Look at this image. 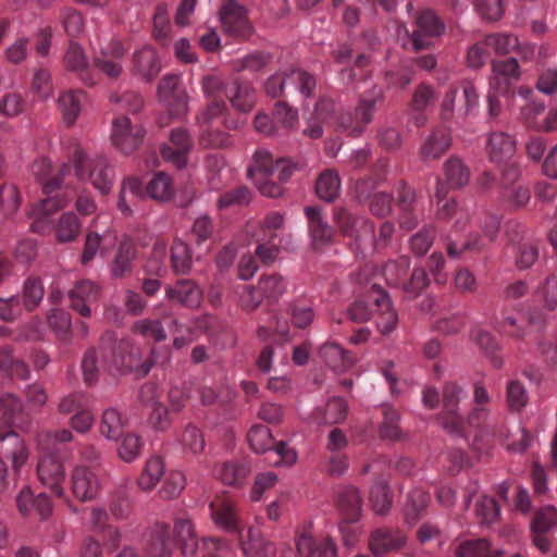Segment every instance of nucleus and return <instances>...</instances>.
I'll return each mask as SVG.
<instances>
[{"label":"nucleus","instance_id":"60","mask_svg":"<svg viewBox=\"0 0 557 557\" xmlns=\"http://www.w3.org/2000/svg\"><path fill=\"white\" fill-rule=\"evenodd\" d=\"M172 34V25L165 4H158L153 15V37L160 44H166Z\"/></svg>","mask_w":557,"mask_h":557},{"label":"nucleus","instance_id":"9","mask_svg":"<svg viewBox=\"0 0 557 557\" xmlns=\"http://www.w3.org/2000/svg\"><path fill=\"white\" fill-rule=\"evenodd\" d=\"M223 32L237 40H247L252 34V25L246 9L235 0H224L219 11Z\"/></svg>","mask_w":557,"mask_h":557},{"label":"nucleus","instance_id":"12","mask_svg":"<svg viewBox=\"0 0 557 557\" xmlns=\"http://www.w3.org/2000/svg\"><path fill=\"white\" fill-rule=\"evenodd\" d=\"M445 30L444 22L432 10H423L416 16V29L412 32L411 41L416 51L428 49L434 38L440 37Z\"/></svg>","mask_w":557,"mask_h":557},{"label":"nucleus","instance_id":"40","mask_svg":"<svg viewBox=\"0 0 557 557\" xmlns=\"http://www.w3.org/2000/svg\"><path fill=\"white\" fill-rule=\"evenodd\" d=\"M85 94L82 90H66L60 94L58 103L64 121L71 125L77 119Z\"/></svg>","mask_w":557,"mask_h":557},{"label":"nucleus","instance_id":"20","mask_svg":"<svg viewBox=\"0 0 557 557\" xmlns=\"http://www.w3.org/2000/svg\"><path fill=\"white\" fill-rule=\"evenodd\" d=\"M210 509L212 519L218 527L228 532H240V519L235 503L228 495L215 497L210 504Z\"/></svg>","mask_w":557,"mask_h":557},{"label":"nucleus","instance_id":"25","mask_svg":"<svg viewBox=\"0 0 557 557\" xmlns=\"http://www.w3.org/2000/svg\"><path fill=\"white\" fill-rule=\"evenodd\" d=\"M305 214L314 249H322L330 245L334 237V230L329 225L322 210L318 207H306Z\"/></svg>","mask_w":557,"mask_h":557},{"label":"nucleus","instance_id":"30","mask_svg":"<svg viewBox=\"0 0 557 557\" xmlns=\"http://www.w3.org/2000/svg\"><path fill=\"white\" fill-rule=\"evenodd\" d=\"M225 97L239 112H249L256 103V91L248 82L234 79L231 87L224 90Z\"/></svg>","mask_w":557,"mask_h":557},{"label":"nucleus","instance_id":"38","mask_svg":"<svg viewBox=\"0 0 557 557\" xmlns=\"http://www.w3.org/2000/svg\"><path fill=\"white\" fill-rule=\"evenodd\" d=\"M47 319L57 341L62 345L71 344L73 339L71 314L64 310L53 309Z\"/></svg>","mask_w":557,"mask_h":557},{"label":"nucleus","instance_id":"6","mask_svg":"<svg viewBox=\"0 0 557 557\" xmlns=\"http://www.w3.org/2000/svg\"><path fill=\"white\" fill-rule=\"evenodd\" d=\"M248 441L252 450L258 454L274 449L278 457V459L274 461L275 465L283 463L292 466L297 460L296 451L288 447L285 442H274L272 433L268 426L253 425L248 432Z\"/></svg>","mask_w":557,"mask_h":557},{"label":"nucleus","instance_id":"64","mask_svg":"<svg viewBox=\"0 0 557 557\" xmlns=\"http://www.w3.org/2000/svg\"><path fill=\"white\" fill-rule=\"evenodd\" d=\"M529 396L524 385L518 380L507 384L506 401L510 410L520 411L528 403Z\"/></svg>","mask_w":557,"mask_h":557},{"label":"nucleus","instance_id":"44","mask_svg":"<svg viewBox=\"0 0 557 557\" xmlns=\"http://www.w3.org/2000/svg\"><path fill=\"white\" fill-rule=\"evenodd\" d=\"M333 110L334 103L331 99H320L315 103L314 117L304 129V134L313 139L320 138L323 135L322 122L329 117Z\"/></svg>","mask_w":557,"mask_h":557},{"label":"nucleus","instance_id":"52","mask_svg":"<svg viewBox=\"0 0 557 557\" xmlns=\"http://www.w3.org/2000/svg\"><path fill=\"white\" fill-rule=\"evenodd\" d=\"M21 197L17 187L5 181H0V210L10 218L20 208Z\"/></svg>","mask_w":557,"mask_h":557},{"label":"nucleus","instance_id":"39","mask_svg":"<svg viewBox=\"0 0 557 557\" xmlns=\"http://www.w3.org/2000/svg\"><path fill=\"white\" fill-rule=\"evenodd\" d=\"M125 425L126 420L122 417L121 412L110 407L102 412L99 432L107 440L116 441L123 434Z\"/></svg>","mask_w":557,"mask_h":557},{"label":"nucleus","instance_id":"51","mask_svg":"<svg viewBox=\"0 0 557 557\" xmlns=\"http://www.w3.org/2000/svg\"><path fill=\"white\" fill-rule=\"evenodd\" d=\"M143 184L138 178L129 177L123 182L119 194L117 207L123 214H131V205L140 195Z\"/></svg>","mask_w":557,"mask_h":557},{"label":"nucleus","instance_id":"57","mask_svg":"<svg viewBox=\"0 0 557 557\" xmlns=\"http://www.w3.org/2000/svg\"><path fill=\"white\" fill-rule=\"evenodd\" d=\"M383 422L380 428V435L382 438L396 441L401 437V431L399 429V413L398 411L389 406L384 405L382 408Z\"/></svg>","mask_w":557,"mask_h":557},{"label":"nucleus","instance_id":"3","mask_svg":"<svg viewBox=\"0 0 557 557\" xmlns=\"http://www.w3.org/2000/svg\"><path fill=\"white\" fill-rule=\"evenodd\" d=\"M49 435H39L36 437L38 460L36 473L40 484L50 493L62 499H66V470L64 462L59 455L53 454L48 445Z\"/></svg>","mask_w":557,"mask_h":557},{"label":"nucleus","instance_id":"7","mask_svg":"<svg viewBox=\"0 0 557 557\" xmlns=\"http://www.w3.org/2000/svg\"><path fill=\"white\" fill-rule=\"evenodd\" d=\"M467 393L456 383H446L443 388V412L441 416L443 428L456 435L466 436V422L458 414V404Z\"/></svg>","mask_w":557,"mask_h":557},{"label":"nucleus","instance_id":"8","mask_svg":"<svg viewBox=\"0 0 557 557\" xmlns=\"http://www.w3.org/2000/svg\"><path fill=\"white\" fill-rule=\"evenodd\" d=\"M457 95L458 89L456 87H450L446 91L441 104L440 112L443 122H451L454 119H465L478 107L479 94L472 83H462L463 104H460L456 108L455 102Z\"/></svg>","mask_w":557,"mask_h":557},{"label":"nucleus","instance_id":"29","mask_svg":"<svg viewBox=\"0 0 557 557\" xmlns=\"http://www.w3.org/2000/svg\"><path fill=\"white\" fill-rule=\"evenodd\" d=\"M516 144L513 139L504 132H492L487 140V153L490 160L496 164H503L513 157Z\"/></svg>","mask_w":557,"mask_h":557},{"label":"nucleus","instance_id":"61","mask_svg":"<svg viewBox=\"0 0 557 557\" xmlns=\"http://www.w3.org/2000/svg\"><path fill=\"white\" fill-rule=\"evenodd\" d=\"M288 314L293 324L298 329H305L311 324L314 312L310 304L305 299H298L289 305Z\"/></svg>","mask_w":557,"mask_h":557},{"label":"nucleus","instance_id":"17","mask_svg":"<svg viewBox=\"0 0 557 557\" xmlns=\"http://www.w3.org/2000/svg\"><path fill=\"white\" fill-rule=\"evenodd\" d=\"M162 69L158 51L151 46H144L134 51L129 71L136 77L152 82Z\"/></svg>","mask_w":557,"mask_h":557},{"label":"nucleus","instance_id":"41","mask_svg":"<svg viewBox=\"0 0 557 557\" xmlns=\"http://www.w3.org/2000/svg\"><path fill=\"white\" fill-rule=\"evenodd\" d=\"M82 224L77 215L67 211L60 215L55 224V238L59 243H70L75 240L81 233Z\"/></svg>","mask_w":557,"mask_h":557},{"label":"nucleus","instance_id":"28","mask_svg":"<svg viewBox=\"0 0 557 557\" xmlns=\"http://www.w3.org/2000/svg\"><path fill=\"white\" fill-rule=\"evenodd\" d=\"M336 506L346 523L357 522L362 512V500L354 486L343 487L337 494Z\"/></svg>","mask_w":557,"mask_h":557},{"label":"nucleus","instance_id":"13","mask_svg":"<svg viewBox=\"0 0 557 557\" xmlns=\"http://www.w3.org/2000/svg\"><path fill=\"white\" fill-rule=\"evenodd\" d=\"M334 222L343 236L354 239L358 245L373 238L372 222L366 216L354 215L345 208L334 210Z\"/></svg>","mask_w":557,"mask_h":557},{"label":"nucleus","instance_id":"56","mask_svg":"<svg viewBox=\"0 0 557 557\" xmlns=\"http://www.w3.org/2000/svg\"><path fill=\"white\" fill-rule=\"evenodd\" d=\"M252 197L251 190L246 186H237L226 190L219 196L216 206L220 210L228 209L235 206H246Z\"/></svg>","mask_w":557,"mask_h":557},{"label":"nucleus","instance_id":"14","mask_svg":"<svg viewBox=\"0 0 557 557\" xmlns=\"http://www.w3.org/2000/svg\"><path fill=\"white\" fill-rule=\"evenodd\" d=\"M444 174L446 181L437 178L434 196L438 203L443 201L450 188H462L470 180V170L458 157H450L444 163Z\"/></svg>","mask_w":557,"mask_h":557},{"label":"nucleus","instance_id":"21","mask_svg":"<svg viewBox=\"0 0 557 557\" xmlns=\"http://www.w3.org/2000/svg\"><path fill=\"white\" fill-rule=\"evenodd\" d=\"M407 537L403 531L393 528H377L371 532L369 547L376 557L399 550L406 544Z\"/></svg>","mask_w":557,"mask_h":557},{"label":"nucleus","instance_id":"43","mask_svg":"<svg viewBox=\"0 0 557 557\" xmlns=\"http://www.w3.org/2000/svg\"><path fill=\"white\" fill-rule=\"evenodd\" d=\"M339 190L341 180L337 172L325 170L317 178L315 191L321 199L333 201L338 197Z\"/></svg>","mask_w":557,"mask_h":557},{"label":"nucleus","instance_id":"55","mask_svg":"<svg viewBox=\"0 0 557 557\" xmlns=\"http://www.w3.org/2000/svg\"><path fill=\"white\" fill-rule=\"evenodd\" d=\"M45 289L41 281L37 277H28L23 285V305L27 311L35 310L41 302Z\"/></svg>","mask_w":557,"mask_h":557},{"label":"nucleus","instance_id":"58","mask_svg":"<svg viewBox=\"0 0 557 557\" xmlns=\"http://www.w3.org/2000/svg\"><path fill=\"white\" fill-rule=\"evenodd\" d=\"M146 191L156 200L170 199L174 193L171 177L164 172L157 173L148 183Z\"/></svg>","mask_w":557,"mask_h":557},{"label":"nucleus","instance_id":"33","mask_svg":"<svg viewBox=\"0 0 557 557\" xmlns=\"http://www.w3.org/2000/svg\"><path fill=\"white\" fill-rule=\"evenodd\" d=\"M450 144L449 131L443 126L436 127L421 146V157L424 160L437 159L448 150Z\"/></svg>","mask_w":557,"mask_h":557},{"label":"nucleus","instance_id":"49","mask_svg":"<svg viewBox=\"0 0 557 557\" xmlns=\"http://www.w3.org/2000/svg\"><path fill=\"white\" fill-rule=\"evenodd\" d=\"M143 448V438L134 432H127L121 435L117 455L123 461L132 462L140 457Z\"/></svg>","mask_w":557,"mask_h":557},{"label":"nucleus","instance_id":"16","mask_svg":"<svg viewBox=\"0 0 557 557\" xmlns=\"http://www.w3.org/2000/svg\"><path fill=\"white\" fill-rule=\"evenodd\" d=\"M193 148V139L185 128H174L170 134V143L164 144L161 149L162 158L173 163L177 169L187 164V158Z\"/></svg>","mask_w":557,"mask_h":557},{"label":"nucleus","instance_id":"22","mask_svg":"<svg viewBox=\"0 0 557 557\" xmlns=\"http://www.w3.org/2000/svg\"><path fill=\"white\" fill-rule=\"evenodd\" d=\"M369 300L374 302V310L377 313L376 324L380 332L383 334L392 332L397 325L398 317L393 309L388 295L376 284H373L369 292Z\"/></svg>","mask_w":557,"mask_h":557},{"label":"nucleus","instance_id":"31","mask_svg":"<svg viewBox=\"0 0 557 557\" xmlns=\"http://www.w3.org/2000/svg\"><path fill=\"white\" fill-rule=\"evenodd\" d=\"M174 534L185 557L194 556L198 540L194 530V525L186 513L178 515L174 520Z\"/></svg>","mask_w":557,"mask_h":557},{"label":"nucleus","instance_id":"15","mask_svg":"<svg viewBox=\"0 0 557 557\" xmlns=\"http://www.w3.org/2000/svg\"><path fill=\"white\" fill-rule=\"evenodd\" d=\"M125 52L122 41L113 38L101 46L99 53L94 58V64L109 78H117L123 72L122 60Z\"/></svg>","mask_w":557,"mask_h":557},{"label":"nucleus","instance_id":"23","mask_svg":"<svg viewBox=\"0 0 557 557\" xmlns=\"http://www.w3.org/2000/svg\"><path fill=\"white\" fill-rule=\"evenodd\" d=\"M165 296L170 301L194 309L200 306L203 293L195 281L181 278L173 285H166Z\"/></svg>","mask_w":557,"mask_h":557},{"label":"nucleus","instance_id":"19","mask_svg":"<svg viewBox=\"0 0 557 557\" xmlns=\"http://www.w3.org/2000/svg\"><path fill=\"white\" fill-rule=\"evenodd\" d=\"M99 296V286L89 280L78 281L69 292L72 309L83 318L91 315V306L98 301Z\"/></svg>","mask_w":557,"mask_h":557},{"label":"nucleus","instance_id":"53","mask_svg":"<svg viewBox=\"0 0 557 557\" xmlns=\"http://www.w3.org/2000/svg\"><path fill=\"white\" fill-rule=\"evenodd\" d=\"M260 295L269 301H276L286 290V283L278 274L262 275L258 282Z\"/></svg>","mask_w":557,"mask_h":557},{"label":"nucleus","instance_id":"42","mask_svg":"<svg viewBox=\"0 0 557 557\" xmlns=\"http://www.w3.org/2000/svg\"><path fill=\"white\" fill-rule=\"evenodd\" d=\"M471 339L486 357L491 358L495 368L502 367L503 360L496 355L498 344L488 331L481 327H474L471 331Z\"/></svg>","mask_w":557,"mask_h":557},{"label":"nucleus","instance_id":"34","mask_svg":"<svg viewBox=\"0 0 557 557\" xmlns=\"http://www.w3.org/2000/svg\"><path fill=\"white\" fill-rule=\"evenodd\" d=\"M0 410L2 412V423L7 426V430L25 428L23 404L17 396L10 393L3 394L0 397Z\"/></svg>","mask_w":557,"mask_h":557},{"label":"nucleus","instance_id":"46","mask_svg":"<svg viewBox=\"0 0 557 557\" xmlns=\"http://www.w3.org/2000/svg\"><path fill=\"white\" fill-rule=\"evenodd\" d=\"M430 496L423 490L417 488L409 493L405 507V519L407 523H416L426 509Z\"/></svg>","mask_w":557,"mask_h":557},{"label":"nucleus","instance_id":"5","mask_svg":"<svg viewBox=\"0 0 557 557\" xmlns=\"http://www.w3.org/2000/svg\"><path fill=\"white\" fill-rule=\"evenodd\" d=\"M383 100L382 88L374 86L361 95L354 112L346 111L336 117L337 126L350 136H360L373 121V115Z\"/></svg>","mask_w":557,"mask_h":557},{"label":"nucleus","instance_id":"35","mask_svg":"<svg viewBox=\"0 0 557 557\" xmlns=\"http://www.w3.org/2000/svg\"><path fill=\"white\" fill-rule=\"evenodd\" d=\"M136 258L135 243L125 237L120 242L116 255L111 265V272L114 277H124L133 270V261Z\"/></svg>","mask_w":557,"mask_h":557},{"label":"nucleus","instance_id":"27","mask_svg":"<svg viewBox=\"0 0 557 557\" xmlns=\"http://www.w3.org/2000/svg\"><path fill=\"white\" fill-rule=\"evenodd\" d=\"M348 414V405L341 397H332L322 407L315 408L311 419L319 425H334L342 423Z\"/></svg>","mask_w":557,"mask_h":557},{"label":"nucleus","instance_id":"4","mask_svg":"<svg viewBox=\"0 0 557 557\" xmlns=\"http://www.w3.org/2000/svg\"><path fill=\"white\" fill-rule=\"evenodd\" d=\"M70 173L71 166L63 164L58 175L50 177L44 183L42 191L46 198L34 206L30 212V216L35 219L30 225L33 232H44L46 230V218L54 211L64 208L70 202L71 196L65 191H59L65 176L70 175Z\"/></svg>","mask_w":557,"mask_h":557},{"label":"nucleus","instance_id":"10","mask_svg":"<svg viewBox=\"0 0 557 557\" xmlns=\"http://www.w3.org/2000/svg\"><path fill=\"white\" fill-rule=\"evenodd\" d=\"M145 134L143 125L133 124L128 116L120 115L112 121V143L125 154L134 152L141 145Z\"/></svg>","mask_w":557,"mask_h":557},{"label":"nucleus","instance_id":"54","mask_svg":"<svg viewBox=\"0 0 557 557\" xmlns=\"http://www.w3.org/2000/svg\"><path fill=\"white\" fill-rule=\"evenodd\" d=\"M369 499L376 515H385L392 507L393 498L384 481H377L370 490Z\"/></svg>","mask_w":557,"mask_h":557},{"label":"nucleus","instance_id":"45","mask_svg":"<svg viewBox=\"0 0 557 557\" xmlns=\"http://www.w3.org/2000/svg\"><path fill=\"white\" fill-rule=\"evenodd\" d=\"M288 84H292L305 98H314L317 89L315 76L302 69L288 71Z\"/></svg>","mask_w":557,"mask_h":557},{"label":"nucleus","instance_id":"11","mask_svg":"<svg viewBox=\"0 0 557 557\" xmlns=\"http://www.w3.org/2000/svg\"><path fill=\"white\" fill-rule=\"evenodd\" d=\"M295 165L290 160L278 159L275 162L271 153L265 149H257L252 157V163L247 170L248 175H253L255 172L260 173L262 176H275L280 183L286 182L290 178L295 171Z\"/></svg>","mask_w":557,"mask_h":557},{"label":"nucleus","instance_id":"1","mask_svg":"<svg viewBox=\"0 0 557 557\" xmlns=\"http://www.w3.org/2000/svg\"><path fill=\"white\" fill-rule=\"evenodd\" d=\"M129 349L128 339H117L113 332H106L101 337L99 351L90 347L83 356L84 382L87 385L95 384L99 379L100 368L110 373L131 370L133 362Z\"/></svg>","mask_w":557,"mask_h":557},{"label":"nucleus","instance_id":"48","mask_svg":"<svg viewBox=\"0 0 557 557\" xmlns=\"http://www.w3.org/2000/svg\"><path fill=\"white\" fill-rule=\"evenodd\" d=\"M457 557H498L500 552L492 549L487 540H469L461 543L457 550Z\"/></svg>","mask_w":557,"mask_h":557},{"label":"nucleus","instance_id":"59","mask_svg":"<svg viewBox=\"0 0 557 557\" xmlns=\"http://www.w3.org/2000/svg\"><path fill=\"white\" fill-rule=\"evenodd\" d=\"M171 265L175 274H187L191 269V256L188 246L175 240L171 247Z\"/></svg>","mask_w":557,"mask_h":557},{"label":"nucleus","instance_id":"18","mask_svg":"<svg viewBox=\"0 0 557 557\" xmlns=\"http://www.w3.org/2000/svg\"><path fill=\"white\" fill-rule=\"evenodd\" d=\"M70 482L74 497L81 502L94 499L100 490L98 475L83 465L73 469Z\"/></svg>","mask_w":557,"mask_h":557},{"label":"nucleus","instance_id":"47","mask_svg":"<svg viewBox=\"0 0 557 557\" xmlns=\"http://www.w3.org/2000/svg\"><path fill=\"white\" fill-rule=\"evenodd\" d=\"M410 268V258L401 256L396 260H389L383 267L382 274L391 286H401Z\"/></svg>","mask_w":557,"mask_h":557},{"label":"nucleus","instance_id":"2","mask_svg":"<svg viewBox=\"0 0 557 557\" xmlns=\"http://www.w3.org/2000/svg\"><path fill=\"white\" fill-rule=\"evenodd\" d=\"M69 157L74 165L78 181H89L101 194H108L112 187L114 172L103 154L88 157L79 143L73 141L69 148Z\"/></svg>","mask_w":557,"mask_h":557},{"label":"nucleus","instance_id":"26","mask_svg":"<svg viewBox=\"0 0 557 557\" xmlns=\"http://www.w3.org/2000/svg\"><path fill=\"white\" fill-rule=\"evenodd\" d=\"M174 544L170 536V527L165 523H157L150 531L145 553L147 557H171Z\"/></svg>","mask_w":557,"mask_h":557},{"label":"nucleus","instance_id":"50","mask_svg":"<svg viewBox=\"0 0 557 557\" xmlns=\"http://www.w3.org/2000/svg\"><path fill=\"white\" fill-rule=\"evenodd\" d=\"M164 473V466L159 457H152L147 460L146 466L140 473L138 478V486L143 491H150L152 490L158 482L160 481V478Z\"/></svg>","mask_w":557,"mask_h":557},{"label":"nucleus","instance_id":"62","mask_svg":"<svg viewBox=\"0 0 557 557\" xmlns=\"http://www.w3.org/2000/svg\"><path fill=\"white\" fill-rule=\"evenodd\" d=\"M133 331L154 342H163L166 338L165 329L160 320H139L134 324Z\"/></svg>","mask_w":557,"mask_h":557},{"label":"nucleus","instance_id":"36","mask_svg":"<svg viewBox=\"0 0 557 557\" xmlns=\"http://www.w3.org/2000/svg\"><path fill=\"white\" fill-rule=\"evenodd\" d=\"M64 65L67 70L78 72L81 79L88 86L96 84L88 73V61L84 50L76 42L71 41L64 54Z\"/></svg>","mask_w":557,"mask_h":557},{"label":"nucleus","instance_id":"63","mask_svg":"<svg viewBox=\"0 0 557 557\" xmlns=\"http://www.w3.org/2000/svg\"><path fill=\"white\" fill-rule=\"evenodd\" d=\"M430 284L426 271L423 268H416L409 281H404L401 288L408 298L418 297Z\"/></svg>","mask_w":557,"mask_h":557},{"label":"nucleus","instance_id":"32","mask_svg":"<svg viewBox=\"0 0 557 557\" xmlns=\"http://www.w3.org/2000/svg\"><path fill=\"white\" fill-rule=\"evenodd\" d=\"M321 359L335 372H343L349 369L355 357L336 343H325L319 350Z\"/></svg>","mask_w":557,"mask_h":557},{"label":"nucleus","instance_id":"37","mask_svg":"<svg viewBox=\"0 0 557 557\" xmlns=\"http://www.w3.org/2000/svg\"><path fill=\"white\" fill-rule=\"evenodd\" d=\"M250 471L245 461H225L214 469V474L226 485L239 486Z\"/></svg>","mask_w":557,"mask_h":557},{"label":"nucleus","instance_id":"24","mask_svg":"<svg viewBox=\"0 0 557 557\" xmlns=\"http://www.w3.org/2000/svg\"><path fill=\"white\" fill-rule=\"evenodd\" d=\"M16 507L23 516L36 513L41 520H46L52 513V502L46 493L34 495L33 491L25 486L16 496Z\"/></svg>","mask_w":557,"mask_h":557}]
</instances>
